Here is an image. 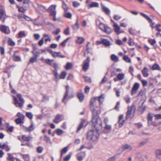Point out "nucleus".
<instances>
[{
  "mask_svg": "<svg viewBox=\"0 0 161 161\" xmlns=\"http://www.w3.org/2000/svg\"><path fill=\"white\" fill-rule=\"evenodd\" d=\"M104 96L102 94L99 97H97L92 99L90 103V108L92 111L93 117V121L94 122L97 121L99 124H101V119L99 115L100 113V110H97L94 108V104L96 100L98 101L100 104L102 103L104 101Z\"/></svg>",
  "mask_w": 161,
  "mask_h": 161,
  "instance_id": "obj_1",
  "label": "nucleus"
},
{
  "mask_svg": "<svg viewBox=\"0 0 161 161\" xmlns=\"http://www.w3.org/2000/svg\"><path fill=\"white\" fill-rule=\"evenodd\" d=\"M92 126L95 128V130L92 129L88 132L87 138L88 139L90 140L96 141L98 139L99 136V132L100 129L102 127V121L101 120V124L100 125L99 124L97 121L94 122L93 121L92 117Z\"/></svg>",
  "mask_w": 161,
  "mask_h": 161,
  "instance_id": "obj_2",
  "label": "nucleus"
},
{
  "mask_svg": "<svg viewBox=\"0 0 161 161\" xmlns=\"http://www.w3.org/2000/svg\"><path fill=\"white\" fill-rule=\"evenodd\" d=\"M17 98L14 96H13L14 104L16 107H19L20 108H22L25 103V101L22 97V95L20 94H17Z\"/></svg>",
  "mask_w": 161,
  "mask_h": 161,
  "instance_id": "obj_3",
  "label": "nucleus"
},
{
  "mask_svg": "<svg viewBox=\"0 0 161 161\" xmlns=\"http://www.w3.org/2000/svg\"><path fill=\"white\" fill-rule=\"evenodd\" d=\"M134 108V106L128 107L127 111L126 112V119L129 118L131 119L134 117L135 112V109Z\"/></svg>",
  "mask_w": 161,
  "mask_h": 161,
  "instance_id": "obj_4",
  "label": "nucleus"
},
{
  "mask_svg": "<svg viewBox=\"0 0 161 161\" xmlns=\"http://www.w3.org/2000/svg\"><path fill=\"white\" fill-rule=\"evenodd\" d=\"M35 125L33 122L31 121V125L29 127L23 126V130L25 132H31L33 131L35 129Z\"/></svg>",
  "mask_w": 161,
  "mask_h": 161,
  "instance_id": "obj_5",
  "label": "nucleus"
},
{
  "mask_svg": "<svg viewBox=\"0 0 161 161\" xmlns=\"http://www.w3.org/2000/svg\"><path fill=\"white\" fill-rule=\"evenodd\" d=\"M0 31L3 33L6 34H8L10 32L8 27L3 25H0Z\"/></svg>",
  "mask_w": 161,
  "mask_h": 161,
  "instance_id": "obj_6",
  "label": "nucleus"
},
{
  "mask_svg": "<svg viewBox=\"0 0 161 161\" xmlns=\"http://www.w3.org/2000/svg\"><path fill=\"white\" fill-rule=\"evenodd\" d=\"M90 61V59L89 57H88L84 61V63L83 66V69L84 70L87 69L89 66V64Z\"/></svg>",
  "mask_w": 161,
  "mask_h": 161,
  "instance_id": "obj_7",
  "label": "nucleus"
},
{
  "mask_svg": "<svg viewBox=\"0 0 161 161\" xmlns=\"http://www.w3.org/2000/svg\"><path fill=\"white\" fill-rule=\"evenodd\" d=\"M139 87V84L137 83H135L132 89L131 94L132 95L135 94L136 92V91Z\"/></svg>",
  "mask_w": 161,
  "mask_h": 161,
  "instance_id": "obj_8",
  "label": "nucleus"
},
{
  "mask_svg": "<svg viewBox=\"0 0 161 161\" xmlns=\"http://www.w3.org/2000/svg\"><path fill=\"white\" fill-rule=\"evenodd\" d=\"M98 42L99 44H102L104 45L105 47H109L111 45L110 42L107 39H103L101 42Z\"/></svg>",
  "mask_w": 161,
  "mask_h": 161,
  "instance_id": "obj_9",
  "label": "nucleus"
},
{
  "mask_svg": "<svg viewBox=\"0 0 161 161\" xmlns=\"http://www.w3.org/2000/svg\"><path fill=\"white\" fill-rule=\"evenodd\" d=\"M113 26L114 31L117 34H119L122 32L120 31V27L115 22H114Z\"/></svg>",
  "mask_w": 161,
  "mask_h": 161,
  "instance_id": "obj_10",
  "label": "nucleus"
},
{
  "mask_svg": "<svg viewBox=\"0 0 161 161\" xmlns=\"http://www.w3.org/2000/svg\"><path fill=\"white\" fill-rule=\"evenodd\" d=\"M123 117L124 115L122 114L120 115L119 116L118 123L119 127H121L122 126L125 121V120L123 119Z\"/></svg>",
  "mask_w": 161,
  "mask_h": 161,
  "instance_id": "obj_11",
  "label": "nucleus"
},
{
  "mask_svg": "<svg viewBox=\"0 0 161 161\" xmlns=\"http://www.w3.org/2000/svg\"><path fill=\"white\" fill-rule=\"evenodd\" d=\"M22 139L24 141L29 142L33 139V137L31 136H26L25 135H23L21 136Z\"/></svg>",
  "mask_w": 161,
  "mask_h": 161,
  "instance_id": "obj_12",
  "label": "nucleus"
},
{
  "mask_svg": "<svg viewBox=\"0 0 161 161\" xmlns=\"http://www.w3.org/2000/svg\"><path fill=\"white\" fill-rule=\"evenodd\" d=\"M87 6L88 8L93 7L97 8L99 7V4L97 2H92L90 4H88Z\"/></svg>",
  "mask_w": 161,
  "mask_h": 161,
  "instance_id": "obj_13",
  "label": "nucleus"
},
{
  "mask_svg": "<svg viewBox=\"0 0 161 161\" xmlns=\"http://www.w3.org/2000/svg\"><path fill=\"white\" fill-rule=\"evenodd\" d=\"M143 76L147 77L148 76V69L146 67H144L142 71Z\"/></svg>",
  "mask_w": 161,
  "mask_h": 161,
  "instance_id": "obj_14",
  "label": "nucleus"
},
{
  "mask_svg": "<svg viewBox=\"0 0 161 161\" xmlns=\"http://www.w3.org/2000/svg\"><path fill=\"white\" fill-rule=\"evenodd\" d=\"M62 116V115L60 114H58L56 116L55 118L53 119V122L56 123H58L61 119V118Z\"/></svg>",
  "mask_w": 161,
  "mask_h": 161,
  "instance_id": "obj_15",
  "label": "nucleus"
},
{
  "mask_svg": "<svg viewBox=\"0 0 161 161\" xmlns=\"http://www.w3.org/2000/svg\"><path fill=\"white\" fill-rule=\"evenodd\" d=\"M101 6L102 8L103 9L104 12L107 15H109L110 14V11L109 9L105 7L102 3H101Z\"/></svg>",
  "mask_w": 161,
  "mask_h": 161,
  "instance_id": "obj_16",
  "label": "nucleus"
},
{
  "mask_svg": "<svg viewBox=\"0 0 161 161\" xmlns=\"http://www.w3.org/2000/svg\"><path fill=\"white\" fill-rule=\"evenodd\" d=\"M66 91L65 93L64 97L62 99V101L64 103H65L64 102V100L66 99L67 97H68V94L69 93V90L68 89L69 88V86L68 85H67L66 87Z\"/></svg>",
  "mask_w": 161,
  "mask_h": 161,
  "instance_id": "obj_17",
  "label": "nucleus"
},
{
  "mask_svg": "<svg viewBox=\"0 0 161 161\" xmlns=\"http://www.w3.org/2000/svg\"><path fill=\"white\" fill-rule=\"evenodd\" d=\"M56 12H53L51 13H50V15L53 16V21H60V19L59 18L57 19L56 18Z\"/></svg>",
  "mask_w": 161,
  "mask_h": 161,
  "instance_id": "obj_18",
  "label": "nucleus"
},
{
  "mask_svg": "<svg viewBox=\"0 0 161 161\" xmlns=\"http://www.w3.org/2000/svg\"><path fill=\"white\" fill-rule=\"evenodd\" d=\"M123 151H124L126 149H129L130 150L132 149V148L131 146L127 144H125L123 145L122 147Z\"/></svg>",
  "mask_w": 161,
  "mask_h": 161,
  "instance_id": "obj_19",
  "label": "nucleus"
},
{
  "mask_svg": "<svg viewBox=\"0 0 161 161\" xmlns=\"http://www.w3.org/2000/svg\"><path fill=\"white\" fill-rule=\"evenodd\" d=\"M103 31L107 34H110L112 32V29L111 28L106 25Z\"/></svg>",
  "mask_w": 161,
  "mask_h": 161,
  "instance_id": "obj_20",
  "label": "nucleus"
},
{
  "mask_svg": "<svg viewBox=\"0 0 161 161\" xmlns=\"http://www.w3.org/2000/svg\"><path fill=\"white\" fill-rule=\"evenodd\" d=\"M56 6V5H51L48 8V10L50 12V13H51L53 12H56L55 11Z\"/></svg>",
  "mask_w": 161,
  "mask_h": 161,
  "instance_id": "obj_21",
  "label": "nucleus"
},
{
  "mask_svg": "<svg viewBox=\"0 0 161 161\" xmlns=\"http://www.w3.org/2000/svg\"><path fill=\"white\" fill-rule=\"evenodd\" d=\"M55 56L53 57L55 58L57 57H59L60 58H63L65 57V56L62 55L61 53V52H56L55 53Z\"/></svg>",
  "mask_w": 161,
  "mask_h": 161,
  "instance_id": "obj_22",
  "label": "nucleus"
},
{
  "mask_svg": "<svg viewBox=\"0 0 161 161\" xmlns=\"http://www.w3.org/2000/svg\"><path fill=\"white\" fill-rule=\"evenodd\" d=\"M156 157L159 159H161V149H158L156 151Z\"/></svg>",
  "mask_w": 161,
  "mask_h": 161,
  "instance_id": "obj_23",
  "label": "nucleus"
},
{
  "mask_svg": "<svg viewBox=\"0 0 161 161\" xmlns=\"http://www.w3.org/2000/svg\"><path fill=\"white\" fill-rule=\"evenodd\" d=\"M5 12L3 10H1L0 12V19L3 22H4L5 20V18H3Z\"/></svg>",
  "mask_w": 161,
  "mask_h": 161,
  "instance_id": "obj_24",
  "label": "nucleus"
},
{
  "mask_svg": "<svg viewBox=\"0 0 161 161\" xmlns=\"http://www.w3.org/2000/svg\"><path fill=\"white\" fill-rule=\"evenodd\" d=\"M17 7L18 8V11L19 12L22 13H24L27 10L23 7V6L20 7L18 5H17Z\"/></svg>",
  "mask_w": 161,
  "mask_h": 161,
  "instance_id": "obj_25",
  "label": "nucleus"
},
{
  "mask_svg": "<svg viewBox=\"0 0 161 161\" xmlns=\"http://www.w3.org/2000/svg\"><path fill=\"white\" fill-rule=\"evenodd\" d=\"M111 59L113 61L115 62H118L119 61L118 57L114 54H113L111 55Z\"/></svg>",
  "mask_w": 161,
  "mask_h": 161,
  "instance_id": "obj_26",
  "label": "nucleus"
},
{
  "mask_svg": "<svg viewBox=\"0 0 161 161\" xmlns=\"http://www.w3.org/2000/svg\"><path fill=\"white\" fill-rule=\"evenodd\" d=\"M125 78V75L123 73H119L117 75V79L119 80H121Z\"/></svg>",
  "mask_w": 161,
  "mask_h": 161,
  "instance_id": "obj_27",
  "label": "nucleus"
},
{
  "mask_svg": "<svg viewBox=\"0 0 161 161\" xmlns=\"http://www.w3.org/2000/svg\"><path fill=\"white\" fill-rule=\"evenodd\" d=\"M84 41V39L82 37H78L76 42L77 43L81 44H82Z\"/></svg>",
  "mask_w": 161,
  "mask_h": 161,
  "instance_id": "obj_28",
  "label": "nucleus"
},
{
  "mask_svg": "<svg viewBox=\"0 0 161 161\" xmlns=\"http://www.w3.org/2000/svg\"><path fill=\"white\" fill-rule=\"evenodd\" d=\"M13 58L14 60L15 61H21L20 57L15 54L13 55Z\"/></svg>",
  "mask_w": 161,
  "mask_h": 161,
  "instance_id": "obj_29",
  "label": "nucleus"
},
{
  "mask_svg": "<svg viewBox=\"0 0 161 161\" xmlns=\"http://www.w3.org/2000/svg\"><path fill=\"white\" fill-rule=\"evenodd\" d=\"M26 35L24 31H21L19 32L18 34V37L19 38H21L23 37H25Z\"/></svg>",
  "mask_w": 161,
  "mask_h": 161,
  "instance_id": "obj_30",
  "label": "nucleus"
},
{
  "mask_svg": "<svg viewBox=\"0 0 161 161\" xmlns=\"http://www.w3.org/2000/svg\"><path fill=\"white\" fill-rule=\"evenodd\" d=\"M66 72L65 71H63L61 72L59 75V78L61 79H64L66 75Z\"/></svg>",
  "mask_w": 161,
  "mask_h": 161,
  "instance_id": "obj_31",
  "label": "nucleus"
},
{
  "mask_svg": "<svg viewBox=\"0 0 161 161\" xmlns=\"http://www.w3.org/2000/svg\"><path fill=\"white\" fill-rule=\"evenodd\" d=\"M72 64L71 63L68 62L66 64L65 68L66 70H69L71 68H72Z\"/></svg>",
  "mask_w": 161,
  "mask_h": 161,
  "instance_id": "obj_32",
  "label": "nucleus"
},
{
  "mask_svg": "<svg viewBox=\"0 0 161 161\" xmlns=\"http://www.w3.org/2000/svg\"><path fill=\"white\" fill-rule=\"evenodd\" d=\"M78 20L77 19L76 20V23L72 26L73 28L75 30H77L79 27V24L78 22Z\"/></svg>",
  "mask_w": 161,
  "mask_h": 161,
  "instance_id": "obj_33",
  "label": "nucleus"
},
{
  "mask_svg": "<svg viewBox=\"0 0 161 161\" xmlns=\"http://www.w3.org/2000/svg\"><path fill=\"white\" fill-rule=\"evenodd\" d=\"M72 155V153H70L69 154L66 156L64 158V161H68L70 159Z\"/></svg>",
  "mask_w": 161,
  "mask_h": 161,
  "instance_id": "obj_34",
  "label": "nucleus"
},
{
  "mask_svg": "<svg viewBox=\"0 0 161 161\" xmlns=\"http://www.w3.org/2000/svg\"><path fill=\"white\" fill-rule=\"evenodd\" d=\"M148 140L147 139H145L144 141L140 142L139 143V147H141L145 145L148 142Z\"/></svg>",
  "mask_w": 161,
  "mask_h": 161,
  "instance_id": "obj_35",
  "label": "nucleus"
},
{
  "mask_svg": "<svg viewBox=\"0 0 161 161\" xmlns=\"http://www.w3.org/2000/svg\"><path fill=\"white\" fill-rule=\"evenodd\" d=\"M77 97L80 101H82L84 99V96L83 93H80L78 94Z\"/></svg>",
  "mask_w": 161,
  "mask_h": 161,
  "instance_id": "obj_36",
  "label": "nucleus"
},
{
  "mask_svg": "<svg viewBox=\"0 0 161 161\" xmlns=\"http://www.w3.org/2000/svg\"><path fill=\"white\" fill-rule=\"evenodd\" d=\"M23 158L25 161H30L29 156L27 154H22Z\"/></svg>",
  "mask_w": 161,
  "mask_h": 161,
  "instance_id": "obj_37",
  "label": "nucleus"
},
{
  "mask_svg": "<svg viewBox=\"0 0 161 161\" xmlns=\"http://www.w3.org/2000/svg\"><path fill=\"white\" fill-rule=\"evenodd\" d=\"M160 67L159 65L157 64H154L152 66V69L153 70H158L160 69Z\"/></svg>",
  "mask_w": 161,
  "mask_h": 161,
  "instance_id": "obj_38",
  "label": "nucleus"
},
{
  "mask_svg": "<svg viewBox=\"0 0 161 161\" xmlns=\"http://www.w3.org/2000/svg\"><path fill=\"white\" fill-rule=\"evenodd\" d=\"M8 44L11 46H14L15 44L14 42H13L11 39L9 38L8 41Z\"/></svg>",
  "mask_w": 161,
  "mask_h": 161,
  "instance_id": "obj_39",
  "label": "nucleus"
},
{
  "mask_svg": "<svg viewBox=\"0 0 161 161\" xmlns=\"http://www.w3.org/2000/svg\"><path fill=\"white\" fill-rule=\"evenodd\" d=\"M123 59L127 63L131 62V60L127 56L125 55L123 57Z\"/></svg>",
  "mask_w": 161,
  "mask_h": 161,
  "instance_id": "obj_40",
  "label": "nucleus"
},
{
  "mask_svg": "<svg viewBox=\"0 0 161 161\" xmlns=\"http://www.w3.org/2000/svg\"><path fill=\"white\" fill-rule=\"evenodd\" d=\"M8 157L7 159L9 161H14V158L12 155L10 153H8Z\"/></svg>",
  "mask_w": 161,
  "mask_h": 161,
  "instance_id": "obj_41",
  "label": "nucleus"
},
{
  "mask_svg": "<svg viewBox=\"0 0 161 161\" xmlns=\"http://www.w3.org/2000/svg\"><path fill=\"white\" fill-rule=\"evenodd\" d=\"M53 72L54 74V75L55 78L56 79H58L59 75L58 73L57 69H55L53 71Z\"/></svg>",
  "mask_w": 161,
  "mask_h": 161,
  "instance_id": "obj_42",
  "label": "nucleus"
},
{
  "mask_svg": "<svg viewBox=\"0 0 161 161\" xmlns=\"http://www.w3.org/2000/svg\"><path fill=\"white\" fill-rule=\"evenodd\" d=\"M37 58L34 57H32L30 58V61L28 63V64H29L31 63H33L34 62L37 61Z\"/></svg>",
  "mask_w": 161,
  "mask_h": 161,
  "instance_id": "obj_43",
  "label": "nucleus"
},
{
  "mask_svg": "<svg viewBox=\"0 0 161 161\" xmlns=\"http://www.w3.org/2000/svg\"><path fill=\"white\" fill-rule=\"evenodd\" d=\"M70 39L69 37L67 38L66 39L64 40L62 43H61L60 45L63 47H65L66 43Z\"/></svg>",
  "mask_w": 161,
  "mask_h": 161,
  "instance_id": "obj_44",
  "label": "nucleus"
},
{
  "mask_svg": "<svg viewBox=\"0 0 161 161\" xmlns=\"http://www.w3.org/2000/svg\"><path fill=\"white\" fill-rule=\"evenodd\" d=\"M64 16L66 18L71 19L72 17V14L70 13L67 12L64 14Z\"/></svg>",
  "mask_w": 161,
  "mask_h": 161,
  "instance_id": "obj_45",
  "label": "nucleus"
},
{
  "mask_svg": "<svg viewBox=\"0 0 161 161\" xmlns=\"http://www.w3.org/2000/svg\"><path fill=\"white\" fill-rule=\"evenodd\" d=\"M32 53L34 55V57H35L37 58L39 56L40 53L39 52H37L35 51H33Z\"/></svg>",
  "mask_w": 161,
  "mask_h": 161,
  "instance_id": "obj_46",
  "label": "nucleus"
},
{
  "mask_svg": "<svg viewBox=\"0 0 161 161\" xmlns=\"http://www.w3.org/2000/svg\"><path fill=\"white\" fill-rule=\"evenodd\" d=\"M129 32L131 35H136L135 30L132 27H130L129 29Z\"/></svg>",
  "mask_w": 161,
  "mask_h": 161,
  "instance_id": "obj_47",
  "label": "nucleus"
},
{
  "mask_svg": "<svg viewBox=\"0 0 161 161\" xmlns=\"http://www.w3.org/2000/svg\"><path fill=\"white\" fill-rule=\"evenodd\" d=\"M83 125V121H81L80 123L79 124V126H78L77 130V132H78L82 128Z\"/></svg>",
  "mask_w": 161,
  "mask_h": 161,
  "instance_id": "obj_48",
  "label": "nucleus"
},
{
  "mask_svg": "<svg viewBox=\"0 0 161 161\" xmlns=\"http://www.w3.org/2000/svg\"><path fill=\"white\" fill-rule=\"evenodd\" d=\"M124 99L127 103H129L130 102V98L128 95H127L124 97Z\"/></svg>",
  "mask_w": 161,
  "mask_h": 161,
  "instance_id": "obj_49",
  "label": "nucleus"
},
{
  "mask_svg": "<svg viewBox=\"0 0 161 161\" xmlns=\"http://www.w3.org/2000/svg\"><path fill=\"white\" fill-rule=\"evenodd\" d=\"M26 115L30 119H32L33 114L31 112H26Z\"/></svg>",
  "mask_w": 161,
  "mask_h": 161,
  "instance_id": "obj_50",
  "label": "nucleus"
},
{
  "mask_svg": "<svg viewBox=\"0 0 161 161\" xmlns=\"http://www.w3.org/2000/svg\"><path fill=\"white\" fill-rule=\"evenodd\" d=\"M24 119L21 118H18L15 120V122L17 124H19L22 123V120Z\"/></svg>",
  "mask_w": 161,
  "mask_h": 161,
  "instance_id": "obj_51",
  "label": "nucleus"
},
{
  "mask_svg": "<svg viewBox=\"0 0 161 161\" xmlns=\"http://www.w3.org/2000/svg\"><path fill=\"white\" fill-rule=\"evenodd\" d=\"M106 26V25H105L104 24L102 23H100L99 24V27L100 29H101L102 31L104 30Z\"/></svg>",
  "mask_w": 161,
  "mask_h": 161,
  "instance_id": "obj_52",
  "label": "nucleus"
},
{
  "mask_svg": "<svg viewBox=\"0 0 161 161\" xmlns=\"http://www.w3.org/2000/svg\"><path fill=\"white\" fill-rule=\"evenodd\" d=\"M104 129L107 130L108 131H110L111 130V126L110 125L106 124L105 125Z\"/></svg>",
  "mask_w": 161,
  "mask_h": 161,
  "instance_id": "obj_53",
  "label": "nucleus"
},
{
  "mask_svg": "<svg viewBox=\"0 0 161 161\" xmlns=\"http://www.w3.org/2000/svg\"><path fill=\"white\" fill-rule=\"evenodd\" d=\"M62 7L65 11H66L68 9L67 5L64 1H63Z\"/></svg>",
  "mask_w": 161,
  "mask_h": 161,
  "instance_id": "obj_54",
  "label": "nucleus"
},
{
  "mask_svg": "<svg viewBox=\"0 0 161 161\" xmlns=\"http://www.w3.org/2000/svg\"><path fill=\"white\" fill-rule=\"evenodd\" d=\"M155 27L156 30L157 31L159 32L161 31V24H159L157 25H156Z\"/></svg>",
  "mask_w": 161,
  "mask_h": 161,
  "instance_id": "obj_55",
  "label": "nucleus"
},
{
  "mask_svg": "<svg viewBox=\"0 0 161 161\" xmlns=\"http://www.w3.org/2000/svg\"><path fill=\"white\" fill-rule=\"evenodd\" d=\"M49 100V97L48 96L46 95H43V102H45L47 101H48Z\"/></svg>",
  "mask_w": 161,
  "mask_h": 161,
  "instance_id": "obj_56",
  "label": "nucleus"
},
{
  "mask_svg": "<svg viewBox=\"0 0 161 161\" xmlns=\"http://www.w3.org/2000/svg\"><path fill=\"white\" fill-rule=\"evenodd\" d=\"M148 21L150 23V26L152 28H155V26H154L155 22H153V20L150 19V20H148Z\"/></svg>",
  "mask_w": 161,
  "mask_h": 161,
  "instance_id": "obj_57",
  "label": "nucleus"
},
{
  "mask_svg": "<svg viewBox=\"0 0 161 161\" xmlns=\"http://www.w3.org/2000/svg\"><path fill=\"white\" fill-rule=\"evenodd\" d=\"M73 5L75 8L77 7L80 5V3L78 2L74 1L73 2Z\"/></svg>",
  "mask_w": 161,
  "mask_h": 161,
  "instance_id": "obj_58",
  "label": "nucleus"
},
{
  "mask_svg": "<svg viewBox=\"0 0 161 161\" xmlns=\"http://www.w3.org/2000/svg\"><path fill=\"white\" fill-rule=\"evenodd\" d=\"M83 77L85 81L88 82L90 83L91 82V79L89 77L86 76H84Z\"/></svg>",
  "mask_w": 161,
  "mask_h": 161,
  "instance_id": "obj_59",
  "label": "nucleus"
},
{
  "mask_svg": "<svg viewBox=\"0 0 161 161\" xmlns=\"http://www.w3.org/2000/svg\"><path fill=\"white\" fill-rule=\"evenodd\" d=\"M56 132L58 135H60L63 133V131L60 129H58L56 130Z\"/></svg>",
  "mask_w": 161,
  "mask_h": 161,
  "instance_id": "obj_60",
  "label": "nucleus"
},
{
  "mask_svg": "<svg viewBox=\"0 0 161 161\" xmlns=\"http://www.w3.org/2000/svg\"><path fill=\"white\" fill-rule=\"evenodd\" d=\"M141 15L143 16L144 18H145L148 21V20H150V18L147 15L143 13H141L140 14Z\"/></svg>",
  "mask_w": 161,
  "mask_h": 161,
  "instance_id": "obj_61",
  "label": "nucleus"
},
{
  "mask_svg": "<svg viewBox=\"0 0 161 161\" xmlns=\"http://www.w3.org/2000/svg\"><path fill=\"white\" fill-rule=\"evenodd\" d=\"M121 18V17L119 15H115L114 16V18L116 20H119Z\"/></svg>",
  "mask_w": 161,
  "mask_h": 161,
  "instance_id": "obj_62",
  "label": "nucleus"
},
{
  "mask_svg": "<svg viewBox=\"0 0 161 161\" xmlns=\"http://www.w3.org/2000/svg\"><path fill=\"white\" fill-rule=\"evenodd\" d=\"M43 150V148L41 146L38 147L37 148V151L39 153H41Z\"/></svg>",
  "mask_w": 161,
  "mask_h": 161,
  "instance_id": "obj_63",
  "label": "nucleus"
},
{
  "mask_svg": "<svg viewBox=\"0 0 161 161\" xmlns=\"http://www.w3.org/2000/svg\"><path fill=\"white\" fill-rule=\"evenodd\" d=\"M116 158L115 156L111 157L107 159L106 161H115Z\"/></svg>",
  "mask_w": 161,
  "mask_h": 161,
  "instance_id": "obj_64",
  "label": "nucleus"
}]
</instances>
